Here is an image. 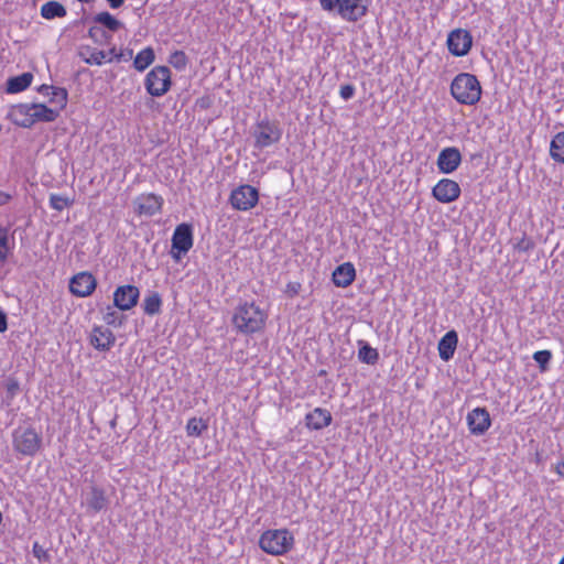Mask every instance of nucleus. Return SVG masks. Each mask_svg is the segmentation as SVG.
<instances>
[{"mask_svg":"<svg viewBox=\"0 0 564 564\" xmlns=\"http://www.w3.org/2000/svg\"><path fill=\"white\" fill-rule=\"evenodd\" d=\"M267 317V313L254 302H245L235 308L231 323L238 333L252 335L264 328Z\"/></svg>","mask_w":564,"mask_h":564,"instance_id":"nucleus-1","label":"nucleus"},{"mask_svg":"<svg viewBox=\"0 0 564 564\" xmlns=\"http://www.w3.org/2000/svg\"><path fill=\"white\" fill-rule=\"evenodd\" d=\"M482 94L481 85L476 75L459 73L451 84V95L460 105H476Z\"/></svg>","mask_w":564,"mask_h":564,"instance_id":"nucleus-2","label":"nucleus"},{"mask_svg":"<svg viewBox=\"0 0 564 564\" xmlns=\"http://www.w3.org/2000/svg\"><path fill=\"white\" fill-rule=\"evenodd\" d=\"M259 546L267 554L283 555L293 549L294 536L288 529H269L261 534Z\"/></svg>","mask_w":564,"mask_h":564,"instance_id":"nucleus-3","label":"nucleus"},{"mask_svg":"<svg viewBox=\"0 0 564 564\" xmlns=\"http://www.w3.org/2000/svg\"><path fill=\"white\" fill-rule=\"evenodd\" d=\"M171 85V70L167 66H155L145 76L144 86L152 97L165 95Z\"/></svg>","mask_w":564,"mask_h":564,"instance_id":"nucleus-4","label":"nucleus"},{"mask_svg":"<svg viewBox=\"0 0 564 564\" xmlns=\"http://www.w3.org/2000/svg\"><path fill=\"white\" fill-rule=\"evenodd\" d=\"M172 247L170 254L176 262L181 261L183 254H186L193 247V226L182 223L176 226L172 236Z\"/></svg>","mask_w":564,"mask_h":564,"instance_id":"nucleus-5","label":"nucleus"},{"mask_svg":"<svg viewBox=\"0 0 564 564\" xmlns=\"http://www.w3.org/2000/svg\"><path fill=\"white\" fill-rule=\"evenodd\" d=\"M12 436L14 449L23 455L34 456L41 447L42 437L33 427L17 429Z\"/></svg>","mask_w":564,"mask_h":564,"instance_id":"nucleus-6","label":"nucleus"},{"mask_svg":"<svg viewBox=\"0 0 564 564\" xmlns=\"http://www.w3.org/2000/svg\"><path fill=\"white\" fill-rule=\"evenodd\" d=\"M252 135L254 148L262 150L278 143L282 137V130L279 123L265 119L256 124Z\"/></svg>","mask_w":564,"mask_h":564,"instance_id":"nucleus-7","label":"nucleus"},{"mask_svg":"<svg viewBox=\"0 0 564 564\" xmlns=\"http://www.w3.org/2000/svg\"><path fill=\"white\" fill-rule=\"evenodd\" d=\"M372 0H341L336 13L348 23H357L369 13Z\"/></svg>","mask_w":564,"mask_h":564,"instance_id":"nucleus-8","label":"nucleus"},{"mask_svg":"<svg viewBox=\"0 0 564 564\" xmlns=\"http://www.w3.org/2000/svg\"><path fill=\"white\" fill-rule=\"evenodd\" d=\"M259 200V191L251 185H240L235 188L229 197L231 206L237 210H249Z\"/></svg>","mask_w":564,"mask_h":564,"instance_id":"nucleus-9","label":"nucleus"},{"mask_svg":"<svg viewBox=\"0 0 564 564\" xmlns=\"http://www.w3.org/2000/svg\"><path fill=\"white\" fill-rule=\"evenodd\" d=\"M446 44L452 55L465 56L471 48L473 36L467 30L456 29L448 34Z\"/></svg>","mask_w":564,"mask_h":564,"instance_id":"nucleus-10","label":"nucleus"},{"mask_svg":"<svg viewBox=\"0 0 564 564\" xmlns=\"http://www.w3.org/2000/svg\"><path fill=\"white\" fill-rule=\"evenodd\" d=\"M462 189L459 184L451 178H442L432 188V196L440 203L449 204L459 198Z\"/></svg>","mask_w":564,"mask_h":564,"instance_id":"nucleus-11","label":"nucleus"},{"mask_svg":"<svg viewBox=\"0 0 564 564\" xmlns=\"http://www.w3.org/2000/svg\"><path fill=\"white\" fill-rule=\"evenodd\" d=\"M140 290L135 285H120L113 292V305L120 311H129L138 304Z\"/></svg>","mask_w":564,"mask_h":564,"instance_id":"nucleus-12","label":"nucleus"},{"mask_svg":"<svg viewBox=\"0 0 564 564\" xmlns=\"http://www.w3.org/2000/svg\"><path fill=\"white\" fill-rule=\"evenodd\" d=\"M96 286V278L86 271L75 274L69 281V291L78 297L89 296Z\"/></svg>","mask_w":564,"mask_h":564,"instance_id":"nucleus-13","label":"nucleus"},{"mask_svg":"<svg viewBox=\"0 0 564 564\" xmlns=\"http://www.w3.org/2000/svg\"><path fill=\"white\" fill-rule=\"evenodd\" d=\"M462 163L460 151L455 147H447L441 150L436 165L441 173L452 174Z\"/></svg>","mask_w":564,"mask_h":564,"instance_id":"nucleus-14","label":"nucleus"},{"mask_svg":"<svg viewBox=\"0 0 564 564\" xmlns=\"http://www.w3.org/2000/svg\"><path fill=\"white\" fill-rule=\"evenodd\" d=\"M467 424L474 435H484L491 425V419L486 408H476L467 414Z\"/></svg>","mask_w":564,"mask_h":564,"instance_id":"nucleus-15","label":"nucleus"},{"mask_svg":"<svg viewBox=\"0 0 564 564\" xmlns=\"http://www.w3.org/2000/svg\"><path fill=\"white\" fill-rule=\"evenodd\" d=\"M7 118L11 120L12 123L21 128H31L34 126V120H32L31 104H19L12 106Z\"/></svg>","mask_w":564,"mask_h":564,"instance_id":"nucleus-16","label":"nucleus"},{"mask_svg":"<svg viewBox=\"0 0 564 564\" xmlns=\"http://www.w3.org/2000/svg\"><path fill=\"white\" fill-rule=\"evenodd\" d=\"M113 333L102 326H95L90 336V344L98 350L107 351L115 344Z\"/></svg>","mask_w":564,"mask_h":564,"instance_id":"nucleus-17","label":"nucleus"},{"mask_svg":"<svg viewBox=\"0 0 564 564\" xmlns=\"http://www.w3.org/2000/svg\"><path fill=\"white\" fill-rule=\"evenodd\" d=\"M135 203L140 215L153 216L161 210L163 198L155 194H148L138 197Z\"/></svg>","mask_w":564,"mask_h":564,"instance_id":"nucleus-18","label":"nucleus"},{"mask_svg":"<svg viewBox=\"0 0 564 564\" xmlns=\"http://www.w3.org/2000/svg\"><path fill=\"white\" fill-rule=\"evenodd\" d=\"M458 344V334L456 330H448L438 341L437 349L440 358L448 361L453 358Z\"/></svg>","mask_w":564,"mask_h":564,"instance_id":"nucleus-19","label":"nucleus"},{"mask_svg":"<svg viewBox=\"0 0 564 564\" xmlns=\"http://www.w3.org/2000/svg\"><path fill=\"white\" fill-rule=\"evenodd\" d=\"M356 279V269L352 263L339 264L333 272V283L338 288L349 286Z\"/></svg>","mask_w":564,"mask_h":564,"instance_id":"nucleus-20","label":"nucleus"},{"mask_svg":"<svg viewBox=\"0 0 564 564\" xmlns=\"http://www.w3.org/2000/svg\"><path fill=\"white\" fill-rule=\"evenodd\" d=\"M109 503V500L106 496V492L102 488L93 486L86 495V506L88 510L93 513H98L101 510L106 509Z\"/></svg>","mask_w":564,"mask_h":564,"instance_id":"nucleus-21","label":"nucleus"},{"mask_svg":"<svg viewBox=\"0 0 564 564\" xmlns=\"http://www.w3.org/2000/svg\"><path fill=\"white\" fill-rule=\"evenodd\" d=\"M332 414L328 410L315 408L305 416L306 426L311 430H322L332 423Z\"/></svg>","mask_w":564,"mask_h":564,"instance_id":"nucleus-22","label":"nucleus"},{"mask_svg":"<svg viewBox=\"0 0 564 564\" xmlns=\"http://www.w3.org/2000/svg\"><path fill=\"white\" fill-rule=\"evenodd\" d=\"M32 120L36 122H53L59 116V110L48 108L45 104H31Z\"/></svg>","mask_w":564,"mask_h":564,"instance_id":"nucleus-23","label":"nucleus"},{"mask_svg":"<svg viewBox=\"0 0 564 564\" xmlns=\"http://www.w3.org/2000/svg\"><path fill=\"white\" fill-rule=\"evenodd\" d=\"M33 80V74L30 72L22 73L18 76H12L7 79L6 91L8 94H18L29 88Z\"/></svg>","mask_w":564,"mask_h":564,"instance_id":"nucleus-24","label":"nucleus"},{"mask_svg":"<svg viewBox=\"0 0 564 564\" xmlns=\"http://www.w3.org/2000/svg\"><path fill=\"white\" fill-rule=\"evenodd\" d=\"M9 228L0 226V267H3L14 249V238L9 236Z\"/></svg>","mask_w":564,"mask_h":564,"instance_id":"nucleus-25","label":"nucleus"},{"mask_svg":"<svg viewBox=\"0 0 564 564\" xmlns=\"http://www.w3.org/2000/svg\"><path fill=\"white\" fill-rule=\"evenodd\" d=\"M108 53L105 51L96 50L90 46H82L78 51V56L89 65H102Z\"/></svg>","mask_w":564,"mask_h":564,"instance_id":"nucleus-26","label":"nucleus"},{"mask_svg":"<svg viewBox=\"0 0 564 564\" xmlns=\"http://www.w3.org/2000/svg\"><path fill=\"white\" fill-rule=\"evenodd\" d=\"M67 14L66 8L56 0L45 2L41 7V15L45 20H54L57 18H64Z\"/></svg>","mask_w":564,"mask_h":564,"instance_id":"nucleus-27","label":"nucleus"},{"mask_svg":"<svg viewBox=\"0 0 564 564\" xmlns=\"http://www.w3.org/2000/svg\"><path fill=\"white\" fill-rule=\"evenodd\" d=\"M93 21L96 24H99L111 32H117L118 30L123 28V23L119 21L117 18H115L108 11L97 13L96 15H94Z\"/></svg>","mask_w":564,"mask_h":564,"instance_id":"nucleus-28","label":"nucleus"},{"mask_svg":"<svg viewBox=\"0 0 564 564\" xmlns=\"http://www.w3.org/2000/svg\"><path fill=\"white\" fill-rule=\"evenodd\" d=\"M142 307L147 315L153 316L159 314L162 307L161 295L155 291L149 292L143 300Z\"/></svg>","mask_w":564,"mask_h":564,"instance_id":"nucleus-29","label":"nucleus"},{"mask_svg":"<svg viewBox=\"0 0 564 564\" xmlns=\"http://www.w3.org/2000/svg\"><path fill=\"white\" fill-rule=\"evenodd\" d=\"M358 359L367 365H376L379 360V352L372 348L367 341L359 340Z\"/></svg>","mask_w":564,"mask_h":564,"instance_id":"nucleus-30","label":"nucleus"},{"mask_svg":"<svg viewBox=\"0 0 564 564\" xmlns=\"http://www.w3.org/2000/svg\"><path fill=\"white\" fill-rule=\"evenodd\" d=\"M154 50L151 46H148L137 54L133 61V67L138 72H143L154 62Z\"/></svg>","mask_w":564,"mask_h":564,"instance_id":"nucleus-31","label":"nucleus"},{"mask_svg":"<svg viewBox=\"0 0 564 564\" xmlns=\"http://www.w3.org/2000/svg\"><path fill=\"white\" fill-rule=\"evenodd\" d=\"M551 158L560 163H564V132H560L551 141Z\"/></svg>","mask_w":564,"mask_h":564,"instance_id":"nucleus-32","label":"nucleus"},{"mask_svg":"<svg viewBox=\"0 0 564 564\" xmlns=\"http://www.w3.org/2000/svg\"><path fill=\"white\" fill-rule=\"evenodd\" d=\"M2 384L6 390V401L9 404L20 393V382L15 377L8 376Z\"/></svg>","mask_w":564,"mask_h":564,"instance_id":"nucleus-33","label":"nucleus"},{"mask_svg":"<svg viewBox=\"0 0 564 564\" xmlns=\"http://www.w3.org/2000/svg\"><path fill=\"white\" fill-rule=\"evenodd\" d=\"M207 429V421L202 417H192L186 424V433L188 436L199 437Z\"/></svg>","mask_w":564,"mask_h":564,"instance_id":"nucleus-34","label":"nucleus"},{"mask_svg":"<svg viewBox=\"0 0 564 564\" xmlns=\"http://www.w3.org/2000/svg\"><path fill=\"white\" fill-rule=\"evenodd\" d=\"M68 93L63 87H53L51 91L50 102L58 105L57 110H62L67 105Z\"/></svg>","mask_w":564,"mask_h":564,"instance_id":"nucleus-35","label":"nucleus"},{"mask_svg":"<svg viewBox=\"0 0 564 564\" xmlns=\"http://www.w3.org/2000/svg\"><path fill=\"white\" fill-rule=\"evenodd\" d=\"M104 321L110 326L121 327L126 323L127 316L112 310L111 306H108L107 313L104 315Z\"/></svg>","mask_w":564,"mask_h":564,"instance_id":"nucleus-36","label":"nucleus"},{"mask_svg":"<svg viewBox=\"0 0 564 564\" xmlns=\"http://www.w3.org/2000/svg\"><path fill=\"white\" fill-rule=\"evenodd\" d=\"M74 203V199L63 196L59 194H51L50 195V206L51 208L62 212L63 209L72 206Z\"/></svg>","mask_w":564,"mask_h":564,"instance_id":"nucleus-37","label":"nucleus"},{"mask_svg":"<svg viewBox=\"0 0 564 564\" xmlns=\"http://www.w3.org/2000/svg\"><path fill=\"white\" fill-rule=\"evenodd\" d=\"M169 63L177 70H183L188 64V57L183 51H174L170 57Z\"/></svg>","mask_w":564,"mask_h":564,"instance_id":"nucleus-38","label":"nucleus"},{"mask_svg":"<svg viewBox=\"0 0 564 564\" xmlns=\"http://www.w3.org/2000/svg\"><path fill=\"white\" fill-rule=\"evenodd\" d=\"M552 359L550 350H538L533 354V360L539 365L541 371H546Z\"/></svg>","mask_w":564,"mask_h":564,"instance_id":"nucleus-39","label":"nucleus"},{"mask_svg":"<svg viewBox=\"0 0 564 564\" xmlns=\"http://www.w3.org/2000/svg\"><path fill=\"white\" fill-rule=\"evenodd\" d=\"M88 36L94 40L95 43H102L108 42V40L111 37L107 34L105 30H102L99 26H91L88 30Z\"/></svg>","mask_w":564,"mask_h":564,"instance_id":"nucleus-40","label":"nucleus"},{"mask_svg":"<svg viewBox=\"0 0 564 564\" xmlns=\"http://www.w3.org/2000/svg\"><path fill=\"white\" fill-rule=\"evenodd\" d=\"M32 554L34 557H36L40 562L43 563H50L51 562V555L47 550H44L42 545L39 544V542H34L32 545Z\"/></svg>","mask_w":564,"mask_h":564,"instance_id":"nucleus-41","label":"nucleus"},{"mask_svg":"<svg viewBox=\"0 0 564 564\" xmlns=\"http://www.w3.org/2000/svg\"><path fill=\"white\" fill-rule=\"evenodd\" d=\"M534 248V242L523 234L522 238L514 245V249L521 252H528Z\"/></svg>","mask_w":564,"mask_h":564,"instance_id":"nucleus-42","label":"nucleus"},{"mask_svg":"<svg viewBox=\"0 0 564 564\" xmlns=\"http://www.w3.org/2000/svg\"><path fill=\"white\" fill-rule=\"evenodd\" d=\"M322 10L326 12H335L340 6L341 0H318Z\"/></svg>","mask_w":564,"mask_h":564,"instance_id":"nucleus-43","label":"nucleus"},{"mask_svg":"<svg viewBox=\"0 0 564 564\" xmlns=\"http://www.w3.org/2000/svg\"><path fill=\"white\" fill-rule=\"evenodd\" d=\"M109 54L113 55V58L117 62H121L122 59L128 61L132 58L133 51L132 50H126L117 52L116 47L110 48Z\"/></svg>","mask_w":564,"mask_h":564,"instance_id":"nucleus-44","label":"nucleus"},{"mask_svg":"<svg viewBox=\"0 0 564 564\" xmlns=\"http://www.w3.org/2000/svg\"><path fill=\"white\" fill-rule=\"evenodd\" d=\"M355 86L351 84H345L340 86L339 95L344 100H349L355 96Z\"/></svg>","mask_w":564,"mask_h":564,"instance_id":"nucleus-45","label":"nucleus"},{"mask_svg":"<svg viewBox=\"0 0 564 564\" xmlns=\"http://www.w3.org/2000/svg\"><path fill=\"white\" fill-rule=\"evenodd\" d=\"M301 289H302L301 283L290 282L286 285L285 293L289 297H294L300 293Z\"/></svg>","mask_w":564,"mask_h":564,"instance_id":"nucleus-46","label":"nucleus"},{"mask_svg":"<svg viewBox=\"0 0 564 564\" xmlns=\"http://www.w3.org/2000/svg\"><path fill=\"white\" fill-rule=\"evenodd\" d=\"M8 329V316L0 308V333H4Z\"/></svg>","mask_w":564,"mask_h":564,"instance_id":"nucleus-47","label":"nucleus"},{"mask_svg":"<svg viewBox=\"0 0 564 564\" xmlns=\"http://www.w3.org/2000/svg\"><path fill=\"white\" fill-rule=\"evenodd\" d=\"M53 87L54 86H50V85H46V84H43L41 85L39 88H37V91L43 95V96H51V91H53Z\"/></svg>","mask_w":564,"mask_h":564,"instance_id":"nucleus-48","label":"nucleus"},{"mask_svg":"<svg viewBox=\"0 0 564 564\" xmlns=\"http://www.w3.org/2000/svg\"><path fill=\"white\" fill-rule=\"evenodd\" d=\"M111 9H119L123 6L124 0H106Z\"/></svg>","mask_w":564,"mask_h":564,"instance_id":"nucleus-49","label":"nucleus"},{"mask_svg":"<svg viewBox=\"0 0 564 564\" xmlns=\"http://www.w3.org/2000/svg\"><path fill=\"white\" fill-rule=\"evenodd\" d=\"M11 199V195L0 191V206L7 204Z\"/></svg>","mask_w":564,"mask_h":564,"instance_id":"nucleus-50","label":"nucleus"},{"mask_svg":"<svg viewBox=\"0 0 564 564\" xmlns=\"http://www.w3.org/2000/svg\"><path fill=\"white\" fill-rule=\"evenodd\" d=\"M555 470L560 476L564 477V460L556 465Z\"/></svg>","mask_w":564,"mask_h":564,"instance_id":"nucleus-51","label":"nucleus"},{"mask_svg":"<svg viewBox=\"0 0 564 564\" xmlns=\"http://www.w3.org/2000/svg\"><path fill=\"white\" fill-rule=\"evenodd\" d=\"M84 22H85V19H80L79 21H76L75 24L84 23Z\"/></svg>","mask_w":564,"mask_h":564,"instance_id":"nucleus-52","label":"nucleus"},{"mask_svg":"<svg viewBox=\"0 0 564 564\" xmlns=\"http://www.w3.org/2000/svg\"><path fill=\"white\" fill-rule=\"evenodd\" d=\"M558 564H564V556L562 557Z\"/></svg>","mask_w":564,"mask_h":564,"instance_id":"nucleus-53","label":"nucleus"},{"mask_svg":"<svg viewBox=\"0 0 564 564\" xmlns=\"http://www.w3.org/2000/svg\"><path fill=\"white\" fill-rule=\"evenodd\" d=\"M200 107H206L205 101H202Z\"/></svg>","mask_w":564,"mask_h":564,"instance_id":"nucleus-54","label":"nucleus"}]
</instances>
